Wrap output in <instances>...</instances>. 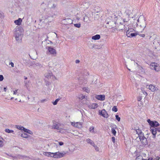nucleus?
<instances>
[{
    "label": "nucleus",
    "mask_w": 160,
    "mask_h": 160,
    "mask_svg": "<svg viewBox=\"0 0 160 160\" xmlns=\"http://www.w3.org/2000/svg\"><path fill=\"white\" fill-rule=\"evenodd\" d=\"M146 24L145 20H143L139 26L141 27V30H138V31L133 33L131 32L134 30V29L132 28L129 29L126 32L127 36L128 37H132L136 36L138 35V32H142L143 31L146 26Z\"/></svg>",
    "instance_id": "f257e3e1"
},
{
    "label": "nucleus",
    "mask_w": 160,
    "mask_h": 160,
    "mask_svg": "<svg viewBox=\"0 0 160 160\" xmlns=\"http://www.w3.org/2000/svg\"><path fill=\"white\" fill-rule=\"evenodd\" d=\"M22 29L21 27H17L14 31V36L16 40L19 41L21 40V36L22 34Z\"/></svg>",
    "instance_id": "f03ea898"
},
{
    "label": "nucleus",
    "mask_w": 160,
    "mask_h": 160,
    "mask_svg": "<svg viewBox=\"0 0 160 160\" xmlns=\"http://www.w3.org/2000/svg\"><path fill=\"white\" fill-rule=\"evenodd\" d=\"M150 131L153 135V138H155L156 134H157L158 135H160V127H150Z\"/></svg>",
    "instance_id": "7ed1b4c3"
},
{
    "label": "nucleus",
    "mask_w": 160,
    "mask_h": 160,
    "mask_svg": "<svg viewBox=\"0 0 160 160\" xmlns=\"http://www.w3.org/2000/svg\"><path fill=\"white\" fill-rule=\"evenodd\" d=\"M151 68L156 72L160 71V65L156 62H152L150 65Z\"/></svg>",
    "instance_id": "20e7f679"
},
{
    "label": "nucleus",
    "mask_w": 160,
    "mask_h": 160,
    "mask_svg": "<svg viewBox=\"0 0 160 160\" xmlns=\"http://www.w3.org/2000/svg\"><path fill=\"white\" fill-rule=\"evenodd\" d=\"M139 138L143 145H145L148 144L147 139L142 133H141L140 135L139 136Z\"/></svg>",
    "instance_id": "39448f33"
},
{
    "label": "nucleus",
    "mask_w": 160,
    "mask_h": 160,
    "mask_svg": "<svg viewBox=\"0 0 160 160\" xmlns=\"http://www.w3.org/2000/svg\"><path fill=\"white\" fill-rule=\"evenodd\" d=\"M147 122L151 126V127H157L159 125V124L156 121H151L149 119L147 120Z\"/></svg>",
    "instance_id": "423d86ee"
},
{
    "label": "nucleus",
    "mask_w": 160,
    "mask_h": 160,
    "mask_svg": "<svg viewBox=\"0 0 160 160\" xmlns=\"http://www.w3.org/2000/svg\"><path fill=\"white\" fill-rule=\"evenodd\" d=\"M46 48L48 49V52H49L50 54L53 55L54 56H56L57 52L55 49L50 46L47 47Z\"/></svg>",
    "instance_id": "0eeeda50"
},
{
    "label": "nucleus",
    "mask_w": 160,
    "mask_h": 160,
    "mask_svg": "<svg viewBox=\"0 0 160 160\" xmlns=\"http://www.w3.org/2000/svg\"><path fill=\"white\" fill-rule=\"evenodd\" d=\"M65 153H62L59 152H53L54 158H60L63 157L65 155Z\"/></svg>",
    "instance_id": "6e6552de"
},
{
    "label": "nucleus",
    "mask_w": 160,
    "mask_h": 160,
    "mask_svg": "<svg viewBox=\"0 0 160 160\" xmlns=\"http://www.w3.org/2000/svg\"><path fill=\"white\" fill-rule=\"evenodd\" d=\"M147 53L148 56L153 58H156L157 56V55L155 53L149 49L147 50Z\"/></svg>",
    "instance_id": "1a4fd4ad"
},
{
    "label": "nucleus",
    "mask_w": 160,
    "mask_h": 160,
    "mask_svg": "<svg viewBox=\"0 0 160 160\" xmlns=\"http://www.w3.org/2000/svg\"><path fill=\"white\" fill-rule=\"evenodd\" d=\"M70 123L73 127L77 128H81L82 127V123L80 122H71Z\"/></svg>",
    "instance_id": "9d476101"
},
{
    "label": "nucleus",
    "mask_w": 160,
    "mask_h": 160,
    "mask_svg": "<svg viewBox=\"0 0 160 160\" xmlns=\"http://www.w3.org/2000/svg\"><path fill=\"white\" fill-rule=\"evenodd\" d=\"M54 128H56L57 129L59 130V132L62 133H67L68 132V130L67 129L62 128H59L58 127H57L56 126H54Z\"/></svg>",
    "instance_id": "9b49d317"
},
{
    "label": "nucleus",
    "mask_w": 160,
    "mask_h": 160,
    "mask_svg": "<svg viewBox=\"0 0 160 160\" xmlns=\"http://www.w3.org/2000/svg\"><path fill=\"white\" fill-rule=\"evenodd\" d=\"M148 88L152 92H155L158 90V88L155 86V85L153 84H150L148 85Z\"/></svg>",
    "instance_id": "f8f14e48"
},
{
    "label": "nucleus",
    "mask_w": 160,
    "mask_h": 160,
    "mask_svg": "<svg viewBox=\"0 0 160 160\" xmlns=\"http://www.w3.org/2000/svg\"><path fill=\"white\" fill-rule=\"evenodd\" d=\"M111 132L114 136H115L116 134V131L115 129H117V128L115 125H113L111 126Z\"/></svg>",
    "instance_id": "ddd939ff"
},
{
    "label": "nucleus",
    "mask_w": 160,
    "mask_h": 160,
    "mask_svg": "<svg viewBox=\"0 0 160 160\" xmlns=\"http://www.w3.org/2000/svg\"><path fill=\"white\" fill-rule=\"evenodd\" d=\"M43 155L50 158H54L53 152H43Z\"/></svg>",
    "instance_id": "4468645a"
},
{
    "label": "nucleus",
    "mask_w": 160,
    "mask_h": 160,
    "mask_svg": "<svg viewBox=\"0 0 160 160\" xmlns=\"http://www.w3.org/2000/svg\"><path fill=\"white\" fill-rule=\"evenodd\" d=\"M95 97L100 101H104L105 99V96L104 95H96Z\"/></svg>",
    "instance_id": "2eb2a0df"
},
{
    "label": "nucleus",
    "mask_w": 160,
    "mask_h": 160,
    "mask_svg": "<svg viewBox=\"0 0 160 160\" xmlns=\"http://www.w3.org/2000/svg\"><path fill=\"white\" fill-rule=\"evenodd\" d=\"M57 5L54 3H50L48 5V7L51 9H54L56 8Z\"/></svg>",
    "instance_id": "dca6fc26"
},
{
    "label": "nucleus",
    "mask_w": 160,
    "mask_h": 160,
    "mask_svg": "<svg viewBox=\"0 0 160 160\" xmlns=\"http://www.w3.org/2000/svg\"><path fill=\"white\" fill-rule=\"evenodd\" d=\"M88 108L91 109H95L98 107V104L96 103L90 104L88 106Z\"/></svg>",
    "instance_id": "f3484780"
},
{
    "label": "nucleus",
    "mask_w": 160,
    "mask_h": 160,
    "mask_svg": "<svg viewBox=\"0 0 160 160\" xmlns=\"http://www.w3.org/2000/svg\"><path fill=\"white\" fill-rule=\"evenodd\" d=\"M100 114L104 118H107L108 117V114L104 109L102 110L101 112H100Z\"/></svg>",
    "instance_id": "a211bd4d"
},
{
    "label": "nucleus",
    "mask_w": 160,
    "mask_h": 160,
    "mask_svg": "<svg viewBox=\"0 0 160 160\" xmlns=\"http://www.w3.org/2000/svg\"><path fill=\"white\" fill-rule=\"evenodd\" d=\"M5 140L4 139L0 136V148L3 147L5 144Z\"/></svg>",
    "instance_id": "6ab92c4d"
},
{
    "label": "nucleus",
    "mask_w": 160,
    "mask_h": 160,
    "mask_svg": "<svg viewBox=\"0 0 160 160\" xmlns=\"http://www.w3.org/2000/svg\"><path fill=\"white\" fill-rule=\"evenodd\" d=\"M44 76L46 78H47L48 79H49L52 76V73L51 72H48L44 74Z\"/></svg>",
    "instance_id": "aec40b11"
},
{
    "label": "nucleus",
    "mask_w": 160,
    "mask_h": 160,
    "mask_svg": "<svg viewBox=\"0 0 160 160\" xmlns=\"http://www.w3.org/2000/svg\"><path fill=\"white\" fill-rule=\"evenodd\" d=\"M22 22V19L19 18L18 20H15L14 22L16 25H20L21 24Z\"/></svg>",
    "instance_id": "412c9836"
},
{
    "label": "nucleus",
    "mask_w": 160,
    "mask_h": 160,
    "mask_svg": "<svg viewBox=\"0 0 160 160\" xmlns=\"http://www.w3.org/2000/svg\"><path fill=\"white\" fill-rule=\"evenodd\" d=\"M153 43L154 45L156 48H157L159 46V45H160V43L159 41L157 40H154Z\"/></svg>",
    "instance_id": "4be33fe9"
},
{
    "label": "nucleus",
    "mask_w": 160,
    "mask_h": 160,
    "mask_svg": "<svg viewBox=\"0 0 160 160\" xmlns=\"http://www.w3.org/2000/svg\"><path fill=\"white\" fill-rule=\"evenodd\" d=\"M100 38V35L98 34H97L92 37V38L93 40H97L99 39Z\"/></svg>",
    "instance_id": "5701e85b"
},
{
    "label": "nucleus",
    "mask_w": 160,
    "mask_h": 160,
    "mask_svg": "<svg viewBox=\"0 0 160 160\" xmlns=\"http://www.w3.org/2000/svg\"><path fill=\"white\" fill-rule=\"evenodd\" d=\"M86 142L87 143L90 144L91 145H94L95 144L94 142L91 139L89 138H88L86 140Z\"/></svg>",
    "instance_id": "b1692460"
},
{
    "label": "nucleus",
    "mask_w": 160,
    "mask_h": 160,
    "mask_svg": "<svg viewBox=\"0 0 160 160\" xmlns=\"http://www.w3.org/2000/svg\"><path fill=\"white\" fill-rule=\"evenodd\" d=\"M128 18H124L123 19V22L124 23V24H125V25H124V26L123 28H124L123 29L125 28H124L125 25L127 24V23L128 22V21L129 20V16L128 15Z\"/></svg>",
    "instance_id": "393cba45"
},
{
    "label": "nucleus",
    "mask_w": 160,
    "mask_h": 160,
    "mask_svg": "<svg viewBox=\"0 0 160 160\" xmlns=\"http://www.w3.org/2000/svg\"><path fill=\"white\" fill-rule=\"evenodd\" d=\"M123 28H121L120 27V26L118 28H114V27H113L112 28V32H115L116 31V30H123Z\"/></svg>",
    "instance_id": "a878e982"
},
{
    "label": "nucleus",
    "mask_w": 160,
    "mask_h": 160,
    "mask_svg": "<svg viewBox=\"0 0 160 160\" xmlns=\"http://www.w3.org/2000/svg\"><path fill=\"white\" fill-rule=\"evenodd\" d=\"M89 131L93 134L96 133V132L94 131V128L93 127H91L89 128Z\"/></svg>",
    "instance_id": "bb28decb"
},
{
    "label": "nucleus",
    "mask_w": 160,
    "mask_h": 160,
    "mask_svg": "<svg viewBox=\"0 0 160 160\" xmlns=\"http://www.w3.org/2000/svg\"><path fill=\"white\" fill-rule=\"evenodd\" d=\"M24 132L28 133L31 135H32L33 134V133L32 131H31L29 129H28L25 128H24Z\"/></svg>",
    "instance_id": "cd10ccee"
},
{
    "label": "nucleus",
    "mask_w": 160,
    "mask_h": 160,
    "mask_svg": "<svg viewBox=\"0 0 160 160\" xmlns=\"http://www.w3.org/2000/svg\"><path fill=\"white\" fill-rule=\"evenodd\" d=\"M21 136L23 138H27L29 136L25 133H23L21 134Z\"/></svg>",
    "instance_id": "c85d7f7f"
},
{
    "label": "nucleus",
    "mask_w": 160,
    "mask_h": 160,
    "mask_svg": "<svg viewBox=\"0 0 160 160\" xmlns=\"http://www.w3.org/2000/svg\"><path fill=\"white\" fill-rule=\"evenodd\" d=\"M5 131L6 132L8 133H12L14 131L12 130H10L8 128H6L5 129Z\"/></svg>",
    "instance_id": "c756f323"
},
{
    "label": "nucleus",
    "mask_w": 160,
    "mask_h": 160,
    "mask_svg": "<svg viewBox=\"0 0 160 160\" xmlns=\"http://www.w3.org/2000/svg\"><path fill=\"white\" fill-rule=\"evenodd\" d=\"M17 128H18V129L19 130H23V131H24V129L25 128H24L23 127H22L21 125L17 126Z\"/></svg>",
    "instance_id": "7c9ffc66"
},
{
    "label": "nucleus",
    "mask_w": 160,
    "mask_h": 160,
    "mask_svg": "<svg viewBox=\"0 0 160 160\" xmlns=\"http://www.w3.org/2000/svg\"><path fill=\"white\" fill-rule=\"evenodd\" d=\"M136 160H147L146 159H143L142 158V156H139L137 157Z\"/></svg>",
    "instance_id": "2f4dec72"
},
{
    "label": "nucleus",
    "mask_w": 160,
    "mask_h": 160,
    "mask_svg": "<svg viewBox=\"0 0 160 160\" xmlns=\"http://www.w3.org/2000/svg\"><path fill=\"white\" fill-rule=\"evenodd\" d=\"M83 90L84 91H85L86 92H88V93L90 91L89 88H86V87L83 88Z\"/></svg>",
    "instance_id": "473e14b6"
},
{
    "label": "nucleus",
    "mask_w": 160,
    "mask_h": 160,
    "mask_svg": "<svg viewBox=\"0 0 160 160\" xmlns=\"http://www.w3.org/2000/svg\"><path fill=\"white\" fill-rule=\"evenodd\" d=\"M78 97L79 99H81V100H82L83 99L85 98V96H83V95H82V94H80L79 95Z\"/></svg>",
    "instance_id": "72a5a7b5"
},
{
    "label": "nucleus",
    "mask_w": 160,
    "mask_h": 160,
    "mask_svg": "<svg viewBox=\"0 0 160 160\" xmlns=\"http://www.w3.org/2000/svg\"><path fill=\"white\" fill-rule=\"evenodd\" d=\"M89 19L88 18L87 16H85L83 18V21L85 22H87Z\"/></svg>",
    "instance_id": "f704fd0d"
},
{
    "label": "nucleus",
    "mask_w": 160,
    "mask_h": 160,
    "mask_svg": "<svg viewBox=\"0 0 160 160\" xmlns=\"http://www.w3.org/2000/svg\"><path fill=\"white\" fill-rule=\"evenodd\" d=\"M93 146L94 147L96 151H99V148L95 144H94V145H93Z\"/></svg>",
    "instance_id": "c9c22d12"
},
{
    "label": "nucleus",
    "mask_w": 160,
    "mask_h": 160,
    "mask_svg": "<svg viewBox=\"0 0 160 160\" xmlns=\"http://www.w3.org/2000/svg\"><path fill=\"white\" fill-rule=\"evenodd\" d=\"M45 84L47 86H49L51 84V83L50 82H49L48 81H47L46 80H45Z\"/></svg>",
    "instance_id": "e433bc0d"
},
{
    "label": "nucleus",
    "mask_w": 160,
    "mask_h": 160,
    "mask_svg": "<svg viewBox=\"0 0 160 160\" xmlns=\"http://www.w3.org/2000/svg\"><path fill=\"white\" fill-rule=\"evenodd\" d=\"M112 110L115 112H117L118 111V109L116 106H114L112 108Z\"/></svg>",
    "instance_id": "4c0bfd02"
},
{
    "label": "nucleus",
    "mask_w": 160,
    "mask_h": 160,
    "mask_svg": "<svg viewBox=\"0 0 160 160\" xmlns=\"http://www.w3.org/2000/svg\"><path fill=\"white\" fill-rule=\"evenodd\" d=\"M59 100V99H56L54 102H52L53 104L54 105H56L57 104Z\"/></svg>",
    "instance_id": "58836bf2"
},
{
    "label": "nucleus",
    "mask_w": 160,
    "mask_h": 160,
    "mask_svg": "<svg viewBox=\"0 0 160 160\" xmlns=\"http://www.w3.org/2000/svg\"><path fill=\"white\" fill-rule=\"evenodd\" d=\"M74 26L78 28H79L81 27V24L80 23H77L74 24Z\"/></svg>",
    "instance_id": "ea45409f"
},
{
    "label": "nucleus",
    "mask_w": 160,
    "mask_h": 160,
    "mask_svg": "<svg viewBox=\"0 0 160 160\" xmlns=\"http://www.w3.org/2000/svg\"><path fill=\"white\" fill-rule=\"evenodd\" d=\"M115 117L116 119L118 120V121L119 122L120 121V117H119L118 115H116Z\"/></svg>",
    "instance_id": "a19ab883"
},
{
    "label": "nucleus",
    "mask_w": 160,
    "mask_h": 160,
    "mask_svg": "<svg viewBox=\"0 0 160 160\" xmlns=\"http://www.w3.org/2000/svg\"><path fill=\"white\" fill-rule=\"evenodd\" d=\"M136 132H137V133L139 135V136L140 135V134L142 133L141 132V131L139 129L137 130H136Z\"/></svg>",
    "instance_id": "79ce46f5"
},
{
    "label": "nucleus",
    "mask_w": 160,
    "mask_h": 160,
    "mask_svg": "<svg viewBox=\"0 0 160 160\" xmlns=\"http://www.w3.org/2000/svg\"><path fill=\"white\" fill-rule=\"evenodd\" d=\"M142 92L143 94L145 95V96H146L148 95L147 92L145 90H142Z\"/></svg>",
    "instance_id": "37998d69"
},
{
    "label": "nucleus",
    "mask_w": 160,
    "mask_h": 160,
    "mask_svg": "<svg viewBox=\"0 0 160 160\" xmlns=\"http://www.w3.org/2000/svg\"><path fill=\"white\" fill-rule=\"evenodd\" d=\"M140 32H138V35H139V36H140L141 37H144L145 36V35L144 34H140L139 33Z\"/></svg>",
    "instance_id": "c03bdc74"
},
{
    "label": "nucleus",
    "mask_w": 160,
    "mask_h": 160,
    "mask_svg": "<svg viewBox=\"0 0 160 160\" xmlns=\"http://www.w3.org/2000/svg\"><path fill=\"white\" fill-rule=\"evenodd\" d=\"M3 77L2 75H0V81H2L3 79Z\"/></svg>",
    "instance_id": "a18cd8bd"
},
{
    "label": "nucleus",
    "mask_w": 160,
    "mask_h": 160,
    "mask_svg": "<svg viewBox=\"0 0 160 160\" xmlns=\"http://www.w3.org/2000/svg\"><path fill=\"white\" fill-rule=\"evenodd\" d=\"M112 142L114 143L115 142V138L114 137H113L112 138Z\"/></svg>",
    "instance_id": "49530a36"
},
{
    "label": "nucleus",
    "mask_w": 160,
    "mask_h": 160,
    "mask_svg": "<svg viewBox=\"0 0 160 160\" xmlns=\"http://www.w3.org/2000/svg\"><path fill=\"white\" fill-rule=\"evenodd\" d=\"M18 91V89H16V90H15V91H14L13 94L16 95Z\"/></svg>",
    "instance_id": "de8ad7c7"
},
{
    "label": "nucleus",
    "mask_w": 160,
    "mask_h": 160,
    "mask_svg": "<svg viewBox=\"0 0 160 160\" xmlns=\"http://www.w3.org/2000/svg\"><path fill=\"white\" fill-rule=\"evenodd\" d=\"M60 146H62L63 145V142H58Z\"/></svg>",
    "instance_id": "09e8293b"
},
{
    "label": "nucleus",
    "mask_w": 160,
    "mask_h": 160,
    "mask_svg": "<svg viewBox=\"0 0 160 160\" xmlns=\"http://www.w3.org/2000/svg\"><path fill=\"white\" fill-rule=\"evenodd\" d=\"M9 65H10L12 67H13L14 66V63L12 62H11L9 63Z\"/></svg>",
    "instance_id": "8fccbe9b"
},
{
    "label": "nucleus",
    "mask_w": 160,
    "mask_h": 160,
    "mask_svg": "<svg viewBox=\"0 0 160 160\" xmlns=\"http://www.w3.org/2000/svg\"><path fill=\"white\" fill-rule=\"evenodd\" d=\"M159 158L158 157H157L155 159H152V160H159Z\"/></svg>",
    "instance_id": "3c124183"
},
{
    "label": "nucleus",
    "mask_w": 160,
    "mask_h": 160,
    "mask_svg": "<svg viewBox=\"0 0 160 160\" xmlns=\"http://www.w3.org/2000/svg\"><path fill=\"white\" fill-rule=\"evenodd\" d=\"M79 62H80V61H79V60H76L75 61V62H76V63H79Z\"/></svg>",
    "instance_id": "603ef678"
},
{
    "label": "nucleus",
    "mask_w": 160,
    "mask_h": 160,
    "mask_svg": "<svg viewBox=\"0 0 160 160\" xmlns=\"http://www.w3.org/2000/svg\"><path fill=\"white\" fill-rule=\"evenodd\" d=\"M6 90H7L6 88H5V87L4 88V91L6 92Z\"/></svg>",
    "instance_id": "864d4df0"
},
{
    "label": "nucleus",
    "mask_w": 160,
    "mask_h": 160,
    "mask_svg": "<svg viewBox=\"0 0 160 160\" xmlns=\"http://www.w3.org/2000/svg\"><path fill=\"white\" fill-rule=\"evenodd\" d=\"M152 158H150L148 159V160H152Z\"/></svg>",
    "instance_id": "5fc2aeb1"
},
{
    "label": "nucleus",
    "mask_w": 160,
    "mask_h": 160,
    "mask_svg": "<svg viewBox=\"0 0 160 160\" xmlns=\"http://www.w3.org/2000/svg\"><path fill=\"white\" fill-rule=\"evenodd\" d=\"M13 98H13V97H12V98H11V100H12V99H13Z\"/></svg>",
    "instance_id": "6e6d98bb"
},
{
    "label": "nucleus",
    "mask_w": 160,
    "mask_h": 160,
    "mask_svg": "<svg viewBox=\"0 0 160 160\" xmlns=\"http://www.w3.org/2000/svg\"><path fill=\"white\" fill-rule=\"evenodd\" d=\"M40 66H41V67H42V65H41V64H40Z\"/></svg>",
    "instance_id": "4d7b16f0"
},
{
    "label": "nucleus",
    "mask_w": 160,
    "mask_h": 160,
    "mask_svg": "<svg viewBox=\"0 0 160 160\" xmlns=\"http://www.w3.org/2000/svg\"><path fill=\"white\" fill-rule=\"evenodd\" d=\"M45 101V99L43 100V101Z\"/></svg>",
    "instance_id": "13d9d810"
},
{
    "label": "nucleus",
    "mask_w": 160,
    "mask_h": 160,
    "mask_svg": "<svg viewBox=\"0 0 160 160\" xmlns=\"http://www.w3.org/2000/svg\"><path fill=\"white\" fill-rule=\"evenodd\" d=\"M25 79H27V78H25Z\"/></svg>",
    "instance_id": "bf43d9fd"
},
{
    "label": "nucleus",
    "mask_w": 160,
    "mask_h": 160,
    "mask_svg": "<svg viewBox=\"0 0 160 160\" xmlns=\"http://www.w3.org/2000/svg\"><path fill=\"white\" fill-rule=\"evenodd\" d=\"M128 69V70H129V71H130V69Z\"/></svg>",
    "instance_id": "052dcab7"
},
{
    "label": "nucleus",
    "mask_w": 160,
    "mask_h": 160,
    "mask_svg": "<svg viewBox=\"0 0 160 160\" xmlns=\"http://www.w3.org/2000/svg\"><path fill=\"white\" fill-rule=\"evenodd\" d=\"M138 22H139V19L138 20Z\"/></svg>",
    "instance_id": "680f3d73"
},
{
    "label": "nucleus",
    "mask_w": 160,
    "mask_h": 160,
    "mask_svg": "<svg viewBox=\"0 0 160 160\" xmlns=\"http://www.w3.org/2000/svg\"><path fill=\"white\" fill-rule=\"evenodd\" d=\"M1 13H0V16H1Z\"/></svg>",
    "instance_id": "e2e57ef3"
}]
</instances>
